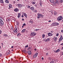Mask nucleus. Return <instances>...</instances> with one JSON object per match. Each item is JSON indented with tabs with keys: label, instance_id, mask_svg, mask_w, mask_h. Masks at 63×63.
Here are the masks:
<instances>
[{
	"label": "nucleus",
	"instance_id": "obj_57",
	"mask_svg": "<svg viewBox=\"0 0 63 63\" xmlns=\"http://www.w3.org/2000/svg\"><path fill=\"white\" fill-rule=\"evenodd\" d=\"M11 51H14V50L13 49L11 50Z\"/></svg>",
	"mask_w": 63,
	"mask_h": 63
},
{
	"label": "nucleus",
	"instance_id": "obj_7",
	"mask_svg": "<svg viewBox=\"0 0 63 63\" xmlns=\"http://www.w3.org/2000/svg\"><path fill=\"white\" fill-rule=\"evenodd\" d=\"M14 11L16 12H17L19 11V10L17 8H15L14 10Z\"/></svg>",
	"mask_w": 63,
	"mask_h": 63
},
{
	"label": "nucleus",
	"instance_id": "obj_36",
	"mask_svg": "<svg viewBox=\"0 0 63 63\" xmlns=\"http://www.w3.org/2000/svg\"><path fill=\"white\" fill-rule=\"evenodd\" d=\"M3 21H2V20H1V19H0V23H1V22H3Z\"/></svg>",
	"mask_w": 63,
	"mask_h": 63
},
{
	"label": "nucleus",
	"instance_id": "obj_2",
	"mask_svg": "<svg viewBox=\"0 0 63 63\" xmlns=\"http://www.w3.org/2000/svg\"><path fill=\"white\" fill-rule=\"evenodd\" d=\"M63 18L62 16H60L57 18V20L58 21H60Z\"/></svg>",
	"mask_w": 63,
	"mask_h": 63
},
{
	"label": "nucleus",
	"instance_id": "obj_46",
	"mask_svg": "<svg viewBox=\"0 0 63 63\" xmlns=\"http://www.w3.org/2000/svg\"><path fill=\"white\" fill-rule=\"evenodd\" d=\"M23 15H25V14H26V13H23Z\"/></svg>",
	"mask_w": 63,
	"mask_h": 63
},
{
	"label": "nucleus",
	"instance_id": "obj_35",
	"mask_svg": "<svg viewBox=\"0 0 63 63\" xmlns=\"http://www.w3.org/2000/svg\"><path fill=\"white\" fill-rule=\"evenodd\" d=\"M24 16H25L26 17H27V14H26L24 15Z\"/></svg>",
	"mask_w": 63,
	"mask_h": 63
},
{
	"label": "nucleus",
	"instance_id": "obj_33",
	"mask_svg": "<svg viewBox=\"0 0 63 63\" xmlns=\"http://www.w3.org/2000/svg\"><path fill=\"white\" fill-rule=\"evenodd\" d=\"M49 40H50L49 38H47L46 40V41H49Z\"/></svg>",
	"mask_w": 63,
	"mask_h": 63
},
{
	"label": "nucleus",
	"instance_id": "obj_16",
	"mask_svg": "<svg viewBox=\"0 0 63 63\" xmlns=\"http://www.w3.org/2000/svg\"><path fill=\"white\" fill-rule=\"evenodd\" d=\"M20 16H21V14L20 13H19L18 14V17L19 18H20Z\"/></svg>",
	"mask_w": 63,
	"mask_h": 63
},
{
	"label": "nucleus",
	"instance_id": "obj_58",
	"mask_svg": "<svg viewBox=\"0 0 63 63\" xmlns=\"http://www.w3.org/2000/svg\"><path fill=\"white\" fill-rule=\"evenodd\" d=\"M8 54H10V52H8Z\"/></svg>",
	"mask_w": 63,
	"mask_h": 63
},
{
	"label": "nucleus",
	"instance_id": "obj_25",
	"mask_svg": "<svg viewBox=\"0 0 63 63\" xmlns=\"http://www.w3.org/2000/svg\"><path fill=\"white\" fill-rule=\"evenodd\" d=\"M23 52L24 53H27V52L25 50H24L23 51Z\"/></svg>",
	"mask_w": 63,
	"mask_h": 63
},
{
	"label": "nucleus",
	"instance_id": "obj_21",
	"mask_svg": "<svg viewBox=\"0 0 63 63\" xmlns=\"http://www.w3.org/2000/svg\"><path fill=\"white\" fill-rule=\"evenodd\" d=\"M50 2H51V3H53L54 2V0H50Z\"/></svg>",
	"mask_w": 63,
	"mask_h": 63
},
{
	"label": "nucleus",
	"instance_id": "obj_26",
	"mask_svg": "<svg viewBox=\"0 0 63 63\" xmlns=\"http://www.w3.org/2000/svg\"><path fill=\"white\" fill-rule=\"evenodd\" d=\"M5 2H6L7 3H9V0H6L5 1Z\"/></svg>",
	"mask_w": 63,
	"mask_h": 63
},
{
	"label": "nucleus",
	"instance_id": "obj_29",
	"mask_svg": "<svg viewBox=\"0 0 63 63\" xmlns=\"http://www.w3.org/2000/svg\"><path fill=\"white\" fill-rule=\"evenodd\" d=\"M9 8H12V4H9Z\"/></svg>",
	"mask_w": 63,
	"mask_h": 63
},
{
	"label": "nucleus",
	"instance_id": "obj_41",
	"mask_svg": "<svg viewBox=\"0 0 63 63\" xmlns=\"http://www.w3.org/2000/svg\"><path fill=\"white\" fill-rule=\"evenodd\" d=\"M40 5L41 6H42V4L41 2H40Z\"/></svg>",
	"mask_w": 63,
	"mask_h": 63
},
{
	"label": "nucleus",
	"instance_id": "obj_30",
	"mask_svg": "<svg viewBox=\"0 0 63 63\" xmlns=\"http://www.w3.org/2000/svg\"><path fill=\"white\" fill-rule=\"evenodd\" d=\"M54 14L55 16H56V15H57V12H56V11L54 12Z\"/></svg>",
	"mask_w": 63,
	"mask_h": 63
},
{
	"label": "nucleus",
	"instance_id": "obj_31",
	"mask_svg": "<svg viewBox=\"0 0 63 63\" xmlns=\"http://www.w3.org/2000/svg\"><path fill=\"white\" fill-rule=\"evenodd\" d=\"M31 47H29L28 48L27 50H30V49H31Z\"/></svg>",
	"mask_w": 63,
	"mask_h": 63
},
{
	"label": "nucleus",
	"instance_id": "obj_45",
	"mask_svg": "<svg viewBox=\"0 0 63 63\" xmlns=\"http://www.w3.org/2000/svg\"><path fill=\"white\" fill-rule=\"evenodd\" d=\"M34 6L35 7H37V4H35L34 5Z\"/></svg>",
	"mask_w": 63,
	"mask_h": 63
},
{
	"label": "nucleus",
	"instance_id": "obj_42",
	"mask_svg": "<svg viewBox=\"0 0 63 63\" xmlns=\"http://www.w3.org/2000/svg\"><path fill=\"white\" fill-rule=\"evenodd\" d=\"M1 33H2V31L1 30H0V34H1Z\"/></svg>",
	"mask_w": 63,
	"mask_h": 63
},
{
	"label": "nucleus",
	"instance_id": "obj_49",
	"mask_svg": "<svg viewBox=\"0 0 63 63\" xmlns=\"http://www.w3.org/2000/svg\"><path fill=\"white\" fill-rule=\"evenodd\" d=\"M61 32H62V33H63V30H61Z\"/></svg>",
	"mask_w": 63,
	"mask_h": 63
},
{
	"label": "nucleus",
	"instance_id": "obj_19",
	"mask_svg": "<svg viewBox=\"0 0 63 63\" xmlns=\"http://www.w3.org/2000/svg\"><path fill=\"white\" fill-rule=\"evenodd\" d=\"M54 40H55V41H57V37H54Z\"/></svg>",
	"mask_w": 63,
	"mask_h": 63
},
{
	"label": "nucleus",
	"instance_id": "obj_54",
	"mask_svg": "<svg viewBox=\"0 0 63 63\" xmlns=\"http://www.w3.org/2000/svg\"><path fill=\"white\" fill-rule=\"evenodd\" d=\"M61 46H63V43L62 44H61Z\"/></svg>",
	"mask_w": 63,
	"mask_h": 63
},
{
	"label": "nucleus",
	"instance_id": "obj_10",
	"mask_svg": "<svg viewBox=\"0 0 63 63\" xmlns=\"http://www.w3.org/2000/svg\"><path fill=\"white\" fill-rule=\"evenodd\" d=\"M30 23L32 24L33 23V20L32 19H31L30 21H29Z\"/></svg>",
	"mask_w": 63,
	"mask_h": 63
},
{
	"label": "nucleus",
	"instance_id": "obj_12",
	"mask_svg": "<svg viewBox=\"0 0 63 63\" xmlns=\"http://www.w3.org/2000/svg\"><path fill=\"white\" fill-rule=\"evenodd\" d=\"M3 36L4 37H7L8 36V35L7 34H3Z\"/></svg>",
	"mask_w": 63,
	"mask_h": 63
},
{
	"label": "nucleus",
	"instance_id": "obj_11",
	"mask_svg": "<svg viewBox=\"0 0 63 63\" xmlns=\"http://www.w3.org/2000/svg\"><path fill=\"white\" fill-rule=\"evenodd\" d=\"M60 51V50L59 49H58L57 50H56L55 52V53H57V52H59Z\"/></svg>",
	"mask_w": 63,
	"mask_h": 63
},
{
	"label": "nucleus",
	"instance_id": "obj_28",
	"mask_svg": "<svg viewBox=\"0 0 63 63\" xmlns=\"http://www.w3.org/2000/svg\"><path fill=\"white\" fill-rule=\"evenodd\" d=\"M20 35H21V34H20V33H18L17 34V36L18 37V36H19Z\"/></svg>",
	"mask_w": 63,
	"mask_h": 63
},
{
	"label": "nucleus",
	"instance_id": "obj_47",
	"mask_svg": "<svg viewBox=\"0 0 63 63\" xmlns=\"http://www.w3.org/2000/svg\"><path fill=\"white\" fill-rule=\"evenodd\" d=\"M2 56V54H0V57H1Z\"/></svg>",
	"mask_w": 63,
	"mask_h": 63
},
{
	"label": "nucleus",
	"instance_id": "obj_13",
	"mask_svg": "<svg viewBox=\"0 0 63 63\" xmlns=\"http://www.w3.org/2000/svg\"><path fill=\"white\" fill-rule=\"evenodd\" d=\"M29 55H31V52L30 50L28 51V52Z\"/></svg>",
	"mask_w": 63,
	"mask_h": 63
},
{
	"label": "nucleus",
	"instance_id": "obj_37",
	"mask_svg": "<svg viewBox=\"0 0 63 63\" xmlns=\"http://www.w3.org/2000/svg\"><path fill=\"white\" fill-rule=\"evenodd\" d=\"M48 59L49 60H51V58L50 57H49V58H48Z\"/></svg>",
	"mask_w": 63,
	"mask_h": 63
},
{
	"label": "nucleus",
	"instance_id": "obj_8",
	"mask_svg": "<svg viewBox=\"0 0 63 63\" xmlns=\"http://www.w3.org/2000/svg\"><path fill=\"white\" fill-rule=\"evenodd\" d=\"M48 36H52V34L51 33L49 32L48 33Z\"/></svg>",
	"mask_w": 63,
	"mask_h": 63
},
{
	"label": "nucleus",
	"instance_id": "obj_5",
	"mask_svg": "<svg viewBox=\"0 0 63 63\" xmlns=\"http://www.w3.org/2000/svg\"><path fill=\"white\" fill-rule=\"evenodd\" d=\"M38 53H36L35 54H34L33 55V58H36V57L38 56Z\"/></svg>",
	"mask_w": 63,
	"mask_h": 63
},
{
	"label": "nucleus",
	"instance_id": "obj_48",
	"mask_svg": "<svg viewBox=\"0 0 63 63\" xmlns=\"http://www.w3.org/2000/svg\"><path fill=\"white\" fill-rule=\"evenodd\" d=\"M1 44L2 45V46H3V43H1Z\"/></svg>",
	"mask_w": 63,
	"mask_h": 63
},
{
	"label": "nucleus",
	"instance_id": "obj_18",
	"mask_svg": "<svg viewBox=\"0 0 63 63\" xmlns=\"http://www.w3.org/2000/svg\"><path fill=\"white\" fill-rule=\"evenodd\" d=\"M0 24L1 26H3V25H4V22H2L0 23Z\"/></svg>",
	"mask_w": 63,
	"mask_h": 63
},
{
	"label": "nucleus",
	"instance_id": "obj_1",
	"mask_svg": "<svg viewBox=\"0 0 63 63\" xmlns=\"http://www.w3.org/2000/svg\"><path fill=\"white\" fill-rule=\"evenodd\" d=\"M55 3H57V4H59L60 3H61L62 4L63 3V0H56L55 1Z\"/></svg>",
	"mask_w": 63,
	"mask_h": 63
},
{
	"label": "nucleus",
	"instance_id": "obj_63",
	"mask_svg": "<svg viewBox=\"0 0 63 63\" xmlns=\"http://www.w3.org/2000/svg\"><path fill=\"white\" fill-rule=\"evenodd\" d=\"M11 48H13V46H12L11 47Z\"/></svg>",
	"mask_w": 63,
	"mask_h": 63
},
{
	"label": "nucleus",
	"instance_id": "obj_53",
	"mask_svg": "<svg viewBox=\"0 0 63 63\" xmlns=\"http://www.w3.org/2000/svg\"><path fill=\"white\" fill-rule=\"evenodd\" d=\"M50 63H54L53 62H51Z\"/></svg>",
	"mask_w": 63,
	"mask_h": 63
},
{
	"label": "nucleus",
	"instance_id": "obj_4",
	"mask_svg": "<svg viewBox=\"0 0 63 63\" xmlns=\"http://www.w3.org/2000/svg\"><path fill=\"white\" fill-rule=\"evenodd\" d=\"M36 35V33L35 32H32L30 34L31 36H35Z\"/></svg>",
	"mask_w": 63,
	"mask_h": 63
},
{
	"label": "nucleus",
	"instance_id": "obj_59",
	"mask_svg": "<svg viewBox=\"0 0 63 63\" xmlns=\"http://www.w3.org/2000/svg\"><path fill=\"white\" fill-rule=\"evenodd\" d=\"M21 17H24V16H23V15H22L21 16Z\"/></svg>",
	"mask_w": 63,
	"mask_h": 63
},
{
	"label": "nucleus",
	"instance_id": "obj_20",
	"mask_svg": "<svg viewBox=\"0 0 63 63\" xmlns=\"http://www.w3.org/2000/svg\"><path fill=\"white\" fill-rule=\"evenodd\" d=\"M52 25L53 26H56L55 22H54L52 24Z\"/></svg>",
	"mask_w": 63,
	"mask_h": 63
},
{
	"label": "nucleus",
	"instance_id": "obj_55",
	"mask_svg": "<svg viewBox=\"0 0 63 63\" xmlns=\"http://www.w3.org/2000/svg\"><path fill=\"white\" fill-rule=\"evenodd\" d=\"M11 29L12 30H13V28L12 27V28H11Z\"/></svg>",
	"mask_w": 63,
	"mask_h": 63
},
{
	"label": "nucleus",
	"instance_id": "obj_39",
	"mask_svg": "<svg viewBox=\"0 0 63 63\" xmlns=\"http://www.w3.org/2000/svg\"><path fill=\"white\" fill-rule=\"evenodd\" d=\"M60 38H63V36L62 35H61Z\"/></svg>",
	"mask_w": 63,
	"mask_h": 63
},
{
	"label": "nucleus",
	"instance_id": "obj_38",
	"mask_svg": "<svg viewBox=\"0 0 63 63\" xmlns=\"http://www.w3.org/2000/svg\"><path fill=\"white\" fill-rule=\"evenodd\" d=\"M39 30V29H35V31H38V30Z\"/></svg>",
	"mask_w": 63,
	"mask_h": 63
},
{
	"label": "nucleus",
	"instance_id": "obj_22",
	"mask_svg": "<svg viewBox=\"0 0 63 63\" xmlns=\"http://www.w3.org/2000/svg\"><path fill=\"white\" fill-rule=\"evenodd\" d=\"M42 36L43 38H44L45 37V35L44 34H43L42 35Z\"/></svg>",
	"mask_w": 63,
	"mask_h": 63
},
{
	"label": "nucleus",
	"instance_id": "obj_44",
	"mask_svg": "<svg viewBox=\"0 0 63 63\" xmlns=\"http://www.w3.org/2000/svg\"><path fill=\"white\" fill-rule=\"evenodd\" d=\"M28 7L29 9H30V6H29V5L28 6Z\"/></svg>",
	"mask_w": 63,
	"mask_h": 63
},
{
	"label": "nucleus",
	"instance_id": "obj_43",
	"mask_svg": "<svg viewBox=\"0 0 63 63\" xmlns=\"http://www.w3.org/2000/svg\"><path fill=\"white\" fill-rule=\"evenodd\" d=\"M13 3V4H15L16 3V1H14Z\"/></svg>",
	"mask_w": 63,
	"mask_h": 63
},
{
	"label": "nucleus",
	"instance_id": "obj_34",
	"mask_svg": "<svg viewBox=\"0 0 63 63\" xmlns=\"http://www.w3.org/2000/svg\"><path fill=\"white\" fill-rule=\"evenodd\" d=\"M34 13H37V10H35L34 11Z\"/></svg>",
	"mask_w": 63,
	"mask_h": 63
},
{
	"label": "nucleus",
	"instance_id": "obj_52",
	"mask_svg": "<svg viewBox=\"0 0 63 63\" xmlns=\"http://www.w3.org/2000/svg\"><path fill=\"white\" fill-rule=\"evenodd\" d=\"M22 20L23 21H24V19H22Z\"/></svg>",
	"mask_w": 63,
	"mask_h": 63
},
{
	"label": "nucleus",
	"instance_id": "obj_9",
	"mask_svg": "<svg viewBox=\"0 0 63 63\" xmlns=\"http://www.w3.org/2000/svg\"><path fill=\"white\" fill-rule=\"evenodd\" d=\"M14 32L15 33H17V32H18V31H17V29H15V30H14Z\"/></svg>",
	"mask_w": 63,
	"mask_h": 63
},
{
	"label": "nucleus",
	"instance_id": "obj_24",
	"mask_svg": "<svg viewBox=\"0 0 63 63\" xmlns=\"http://www.w3.org/2000/svg\"><path fill=\"white\" fill-rule=\"evenodd\" d=\"M0 3H4L3 0H0Z\"/></svg>",
	"mask_w": 63,
	"mask_h": 63
},
{
	"label": "nucleus",
	"instance_id": "obj_17",
	"mask_svg": "<svg viewBox=\"0 0 63 63\" xmlns=\"http://www.w3.org/2000/svg\"><path fill=\"white\" fill-rule=\"evenodd\" d=\"M26 25L25 24V23H24L22 24V28L24 27V26H26Z\"/></svg>",
	"mask_w": 63,
	"mask_h": 63
},
{
	"label": "nucleus",
	"instance_id": "obj_64",
	"mask_svg": "<svg viewBox=\"0 0 63 63\" xmlns=\"http://www.w3.org/2000/svg\"><path fill=\"white\" fill-rule=\"evenodd\" d=\"M34 50H36V49H34Z\"/></svg>",
	"mask_w": 63,
	"mask_h": 63
},
{
	"label": "nucleus",
	"instance_id": "obj_61",
	"mask_svg": "<svg viewBox=\"0 0 63 63\" xmlns=\"http://www.w3.org/2000/svg\"><path fill=\"white\" fill-rule=\"evenodd\" d=\"M36 0H33V1H36Z\"/></svg>",
	"mask_w": 63,
	"mask_h": 63
},
{
	"label": "nucleus",
	"instance_id": "obj_14",
	"mask_svg": "<svg viewBox=\"0 0 63 63\" xmlns=\"http://www.w3.org/2000/svg\"><path fill=\"white\" fill-rule=\"evenodd\" d=\"M30 9L31 10H32V11H34L35 9H34V8L33 7H31L30 8Z\"/></svg>",
	"mask_w": 63,
	"mask_h": 63
},
{
	"label": "nucleus",
	"instance_id": "obj_60",
	"mask_svg": "<svg viewBox=\"0 0 63 63\" xmlns=\"http://www.w3.org/2000/svg\"><path fill=\"white\" fill-rule=\"evenodd\" d=\"M48 22H51V21L50 20L49 21H48Z\"/></svg>",
	"mask_w": 63,
	"mask_h": 63
},
{
	"label": "nucleus",
	"instance_id": "obj_15",
	"mask_svg": "<svg viewBox=\"0 0 63 63\" xmlns=\"http://www.w3.org/2000/svg\"><path fill=\"white\" fill-rule=\"evenodd\" d=\"M22 33H25V29L21 31Z\"/></svg>",
	"mask_w": 63,
	"mask_h": 63
},
{
	"label": "nucleus",
	"instance_id": "obj_56",
	"mask_svg": "<svg viewBox=\"0 0 63 63\" xmlns=\"http://www.w3.org/2000/svg\"><path fill=\"white\" fill-rule=\"evenodd\" d=\"M46 55H48V53H47L46 54Z\"/></svg>",
	"mask_w": 63,
	"mask_h": 63
},
{
	"label": "nucleus",
	"instance_id": "obj_62",
	"mask_svg": "<svg viewBox=\"0 0 63 63\" xmlns=\"http://www.w3.org/2000/svg\"><path fill=\"white\" fill-rule=\"evenodd\" d=\"M62 55H63V52H62Z\"/></svg>",
	"mask_w": 63,
	"mask_h": 63
},
{
	"label": "nucleus",
	"instance_id": "obj_23",
	"mask_svg": "<svg viewBox=\"0 0 63 63\" xmlns=\"http://www.w3.org/2000/svg\"><path fill=\"white\" fill-rule=\"evenodd\" d=\"M32 4H36V2L35 1H32Z\"/></svg>",
	"mask_w": 63,
	"mask_h": 63
},
{
	"label": "nucleus",
	"instance_id": "obj_3",
	"mask_svg": "<svg viewBox=\"0 0 63 63\" xmlns=\"http://www.w3.org/2000/svg\"><path fill=\"white\" fill-rule=\"evenodd\" d=\"M38 16L37 17L38 18H40L41 17V16H42V14L40 13H38L37 14Z\"/></svg>",
	"mask_w": 63,
	"mask_h": 63
},
{
	"label": "nucleus",
	"instance_id": "obj_6",
	"mask_svg": "<svg viewBox=\"0 0 63 63\" xmlns=\"http://www.w3.org/2000/svg\"><path fill=\"white\" fill-rule=\"evenodd\" d=\"M22 5H21L20 4H18V7H19L20 8H22Z\"/></svg>",
	"mask_w": 63,
	"mask_h": 63
},
{
	"label": "nucleus",
	"instance_id": "obj_40",
	"mask_svg": "<svg viewBox=\"0 0 63 63\" xmlns=\"http://www.w3.org/2000/svg\"><path fill=\"white\" fill-rule=\"evenodd\" d=\"M28 47V45L26 46H25V48H26V47Z\"/></svg>",
	"mask_w": 63,
	"mask_h": 63
},
{
	"label": "nucleus",
	"instance_id": "obj_51",
	"mask_svg": "<svg viewBox=\"0 0 63 63\" xmlns=\"http://www.w3.org/2000/svg\"><path fill=\"white\" fill-rule=\"evenodd\" d=\"M42 60H44V58L43 57H42Z\"/></svg>",
	"mask_w": 63,
	"mask_h": 63
},
{
	"label": "nucleus",
	"instance_id": "obj_32",
	"mask_svg": "<svg viewBox=\"0 0 63 63\" xmlns=\"http://www.w3.org/2000/svg\"><path fill=\"white\" fill-rule=\"evenodd\" d=\"M56 23V26H57V25H59V23H56Z\"/></svg>",
	"mask_w": 63,
	"mask_h": 63
},
{
	"label": "nucleus",
	"instance_id": "obj_50",
	"mask_svg": "<svg viewBox=\"0 0 63 63\" xmlns=\"http://www.w3.org/2000/svg\"><path fill=\"white\" fill-rule=\"evenodd\" d=\"M56 36H58V33H57V34H56Z\"/></svg>",
	"mask_w": 63,
	"mask_h": 63
},
{
	"label": "nucleus",
	"instance_id": "obj_27",
	"mask_svg": "<svg viewBox=\"0 0 63 63\" xmlns=\"http://www.w3.org/2000/svg\"><path fill=\"white\" fill-rule=\"evenodd\" d=\"M63 39V38H60L59 39V40L60 41H61Z\"/></svg>",
	"mask_w": 63,
	"mask_h": 63
}]
</instances>
